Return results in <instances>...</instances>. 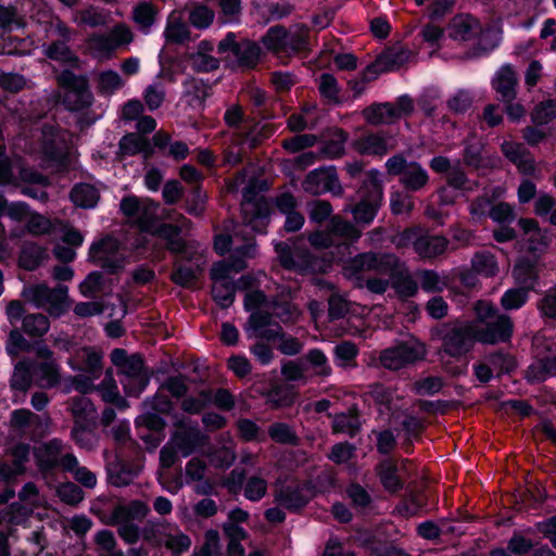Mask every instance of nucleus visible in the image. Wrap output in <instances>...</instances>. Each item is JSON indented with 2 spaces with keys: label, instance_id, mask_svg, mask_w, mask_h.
<instances>
[{
  "label": "nucleus",
  "instance_id": "nucleus-1",
  "mask_svg": "<svg viewBox=\"0 0 556 556\" xmlns=\"http://www.w3.org/2000/svg\"><path fill=\"white\" fill-rule=\"evenodd\" d=\"M342 270L344 278H365L361 276L365 271L388 275V278H414L406 263L390 252H361L348 258Z\"/></svg>",
  "mask_w": 556,
  "mask_h": 556
},
{
  "label": "nucleus",
  "instance_id": "nucleus-2",
  "mask_svg": "<svg viewBox=\"0 0 556 556\" xmlns=\"http://www.w3.org/2000/svg\"><path fill=\"white\" fill-rule=\"evenodd\" d=\"M275 252L285 269L301 276L327 274L336 263V255L332 251L314 253L306 249L293 250L285 241L275 244Z\"/></svg>",
  "mask_w": 556,
  "mask_h": 556
},
{
  "label": "nucleus",
  "instance_id": "nucleus-3",
  "mask_svg": "<svg viewBox=\"0 0 556 556\" xmlns=\"http://www.w3.org/2000/svg\"><path fill=\"white\" fill-rule=\"evenodd\" d=\"M477 323L475 332L477 341L483 344L505 343L513 336L514 325L511 318L498 312V309L488 301H478L475 304Z\"/></svg>",
  "mask_w": 556,
  "mask_h": 556
},
{
  "label": "nucleus",
  "instance_id": "nucleus-4",
  "mask_svg": "<svg viewBox=\"0 0 556 556\" xmlns=\"http://www.w3.org/2000/svg\"><path fill=\"white\" fill-rule=\"evenodd\" d=\"M432 336L441 342L440 353L453 358L469 353L477 341L475 323L466 320L443 323L433 329Z\"/></svg>",
  "mask_w": 556,
  "mask_h": 556
},
{
  "label": "nucleus",
  "instance_id": "nucleus-5",
  "mask_svg": "<svg viewBox=\"0 0 556 556\" xmlns=\"http://www.w3.org/2000/svg\"><path fill=\"white\" fill-rule=\"evenodd\" d=\"M380 172L371 168L359 186V201L353 206L352 215L356 224L369 226L376 218L383 201V184Z\"/></svg>",
  "mask_w": 556,
  "mask_h": 556
},
{
  "label": "nucleus",
  "instance_id": "nucleus-6",
  "mask_svg": "<svg viewBox=\"0 0 556 556\" xmlns=\"http://www.w3.org/2000/svg\"><path fill=\"white\" fill-rule=\"evenodd\" d=\"M111 361L119 370L121 383L125 392L128 395L138 396L150 381L141 355H128L123 349H114L111 352Z\"/></svg>",
  "mask_w": 556,
  "mask_h": 556
},
{
  "label": "nucleus",
  "instance_id": "nucleus-7",
  "mask_svg": "<svg viewBox=\"0 0 556 556\" xmlns=\"http://www.w3.org/2000/svg\"><path fill=\"white\" fill-rule=\"evenodd\" d=\"M88 261L100 267L102 271L92 270L85 278H104L103 274L118 275L125 266V257L119 251V243L112 236H105L91 243Z\"/></svg>",
  "mask_w": 556,
  "mask_h": 556
},
{
  "label": "nucleus",
  "instance_id": "nucleus-8",
  "mask_svg": "<svg viewBox=\"0 0 556 556\" xmlns=\"http://www.w3.org/2000/svg\"><path fill=\"white\" fill-rule=\"evenodd\" d=\"M22 295L36 307L46 309L52 317L62 316L71 306L68 289L63 285L54 288H49L46 283L33 285L24 288Z\"/></svg>",
  "mask_w": 556,
  "mask_h": 556
},
{
  "label": "nucleus",
  "instance_id": "nucleus-9",
  "mask_svg": "<svg viewBox=\"0 0 556 556\" xmlns=\"http://www.w3.org/2000/svg\"><path fill=\"white\" fill-rule=\"evenodd\" d=\"M103 354L92 346H81L73 351L67 359L68 366L75 371L85 372L87 376H77L73 380L77 391L86 393L92 388V381L99 379L103 371Z\"/></svg>",
  "mask_w": 556,
  "mask_h": 556
},
{
  "label": "nucleus",
  "instance_id": "nucleus-10",
  "mask_svg": "<svg viewBox=\"0 0 556 556\" xmlns=\"http://www.w3.org/2000/svg\"><path fill=\"white\" fill-rule=\"evenodd\" d=\"M38 470L43 475L53 473L56 469L71 470L77 464V457L67 450L60 439H51L40 443L34 450Z\"/></svg>",
  "mask_w": 556,
  "mask_h": 556
},
{
  "label": "nucleus",
  "instance_id": "nucleus-11",
  "mask_svg": "<svg viewBox=\"0 0 556 556\" xmlns=\"http://www.w3.org/2000/svg\"><path fill=\"white\" fill-rule=\"evenodd\" d=\"M73 68H64L58 76L59 86L65 91L64 102L71 110L89 108L93 96L85 75H76Z\"/></svg>",
  "mask_w": 556,
  "mask_h": 556
},
{
  "label": "nucleus",
  "instance_id": "nucleus-12",
  "mask_svg": "<svg viewBox=\"0 0 556 556\" xmlns=\"http://www.w3.org/2000/svg\"><path fill=\"white\" fill-rule=\"evenodd\" d=\"M167 249L175 253L180 261L176 271L168 278H199L206 265V261L201 253L191 251L187 242L179 236L166 241Z\"/></svg>",
  "mask_w": 556,
  "mask_h": 556
},
{
  "label": "nucleus",
  "instance_id": "nucleus-13",
  "mask_svg": "<svg viewBox=\"0 0 556 556\" xmlns=\"http://www.w3.org/2000/svg\"><path fill=\"white\" fill-rule=\"evenodd\" d=\"M174 427L175 430L168 441L179 451L181 457L186 458L192 455L208 441V437L201 431L194 420L189 418L177 419Z\"/></svg>",
  "mask_w": 556,
  "mask_h": 556
},
{
  "label": "nucleus",
  "instance_id": "nucleus-14",
  "mask_svg": "<svg viewBox=\"0 0 556 556\" xmlns=\"http://www.w3.org/2000/svg\"><path fill=\"white\" fill-rule=\"evenodd\" d=\"M413 53L405 47H388L364 68L365 80H376L381 74L399 71L408 63Z\"/></svg>",
  "mask_w": 556,
  "mask_h": 556
},
{
  "label": "nucleus",
  "instance_id": "nucleus-15",
  "mask_svg": "<svg viewBox=\"0 0 556 556\" xmlns=\"http://www.w3.org/2000/svg\"><path fill=\"white\" fill-rule=\"evenodd\" d=\"M547 248L544 236L540 239L531 238L527 252L529 255L516 260L513 268V278H540V274L546 268L543 254Z\"/></svg>",
  "mask_w": 556,
  "mask_h": 556
},
{
  "label": "nucleus",
  "instance_id": "nucleus-16",
  "mask_svg": "<svg viewBox=\"0 0 556 556\" xmlns=\"http://www.w3.org/2000/svg\"><path fill=\"white\" fill-rule=\"evenodd\" d=\"M424 355L425 348L421 343L408 341L384 349L380 353L379 361L383 368L399 370L421 359Z\"/></svg>",
  "mask_w": 556,
  "mask_h": 556
},
{
  "label": "nucleus",
  "instance_id": "nucleus-17",
  "mask_svg": "<svg viewBox=\"0 0 556 556\" xmlns=\"http://www.w3.org/2000/svg\"><path fill=\"white\" fill-rule=\"evenodd\" d=\"M306 193L319 195L331 192L333 195H342L343 188L339 180L336 166H321L311 170L302 182Z\"/></svg>",
  "mask_w": 556,
  "mask_h": 556
},
{
  "label": "nucleus",
  "instance_id": "nucleus-18",
  "mask_svg": "<svg viewBox=\"0 0 556 556\" xmlns=\"http://www.w3.org/2000/svg\"><path fill=\"white\" fill-rule=\"evenodd\" d=\"M251 190L247 188L243 193L247 202L252 205V211L250 213L244 212V219L255 232L265 235L270 223V217L274 214L273 203L270 198L265 195L248 198L247 194Z\"/></svg>",
  "mask_w": 556,
  "mask_h": 556
},
{
  "label": "nucleus",
  "instance_id": "nucleus-19",
  "mask_svg": "<svg viewBox=\"0 0 556 556\" xmlns=\"http://www.w3.org/2000/svg\"><path fill=\"white\" fill-rule=\"evenodd\" d=\"M464 148L462 150L463 164L475 172L490 170L496 167V155L486 154V146L481 140L463 141Z\"/></svg>",
  "mask_w": 556,
  "mask_h": 556
},
{
  "label": "nucleus",
  "instance_id": "nucleus-20",
  "mask_svg": "<svg viewBox=\"0 0 556 556\" xmlns=\"http://www.w3.org/2000/svg\"><path fill=\"white\" fill-rule=\"evenodd\" d=\"M274 497L280 507L298 511L312 500L313 491L305 484H285L276 488Z\"/></svg>",
  "mask_w": 556,
  "mask_h": 556
},
{
  "label": "nucleus",
  "instance_id": "nucleus-21",
  "mask_svg": "<svg viewBox=\"0 0 556 556\" xmlns=\"http://www.w3.org/2000/svg\"><path fill=\"white\" fill-rule=\"evenodd\" d=\"M244 330L249 338H260L267 341L277 340L281 336V326L274 320L273 315L257 309L249 316Z\"/></svg>",
  "mask_w": 556,
  "mask_h": 556
},
{
  "label": "nucleus",
  "instance_id": "nucleus-22",
  "mask_svg": "<svg viewBox=\"0 0 556 556\" xmlns=\"http://www.w3.org/2000/svg\"><path fill=\"white\" fill-rule=\"evenodd\" d=\"M503 155L513 163L518 172L525 176H534L536 170L535 160L531 151L522 143L504 140L501 144Z\"/></svg>",
  "mask_w": 556,
  "mask_h": 556
},
{
  "label": "nucleus",
  "instance_id": "nucleus-23",
  "mask_svg": "<svg viewBox=\"0 0 556 556\" xmlns=\"http://www.w3.org/2000/svg\"><path fill=\"white\" fill-rule=\"evenodd\" d=\"M49 250L36 242L25 241L18 254V267L34 271L41 266H45L50 261Z\"/></svg>",
  "mask_w": 556,
  "mask_h": 556
},
{
  "label": "nucleus",
  "instance_id": "nucleus-24",
  "mask_svg": "<svg viewBox=\"0 0 556 556\" xmlns=\"http://www.w3.org/2000/svg\"><path fill=\"white\" fill-rule=\"evenodd\" d=\"M353 148L361 155L382 157L389 151L387 137L382 131L369 132L355 139Z\"/></svg>",
  "mask_w": 556,
  "mask_h": 556
},
{
  "label": "nucleus",
  "instance_id": "nucleus-25",
  "mask_svg": "<svg viewBox=\"0 0 556 556\" xmlns=\"http://www.w3.org/2000/svg\"><path fill=\"white\" fill-rule=\"evenodd\" d=\"M213 280L211 293L214 301L223 308L229 307L235 300V292L248 290L251 287V280Z\"/></svg>",
  "mask_w": 556,
  "mask_h": 556
},
{
  "label": "nucleus",
  "instance_id": "nucleus-26",
  "mask_svg": "<svg viewBox=\"0 0 556 556\" xmlns=\"http://www.w3.org/2000/svg\"><path fill=\"white\" fill-rule=\"evenodd\" d=\"M106 471L110 483L114 486L122 488L132 482L139 473V468L114 456L113 459H108Z\"/></svg>",
  "mask_w": 556,
  "mask_h": 556
},
{
  "label": "nucleus",
  "instance_id": "nucleus-27",
  "mask_svg": "<svg viewBox=\"0 0 556 556\" xmlns=\"http://www.w3.org/2000/svg\"><path fill=\"white\" fill-rule=\"evenodd\" d=\"M184 96L188 104L194 110H203L205 101L211 96V85L203 78L188 77L184 83Z\"/></svg>",
  "mask_w": 556,
  "mask_h": 556
},
{
  "label": "nucleus",
  "instance_id": "nucleus-28",
  "mask_svg": "<svg viewBox=\"0 0 556 556\" xmlns=\"http://www.w3.org/2000/svg\"><path fill=\"white\" fill-rule=\"evenodd\" d=\"M43 53L51 61L66 65L73 70L80 67L79 56L70 48L67 42L63 40H52L45 46Z\"/></svg>",
  "mask_w": 556,
  "mask_h": 556
},
{
  "label": "nucleus",
  "instance_id": "nucleus-29",
  "mask_svg": "<svg viewBox=\"0 0 556 556\" xmlns=\"http://www.w3.org/2000/svg\"><path fill=\"white\" fill-rule=\"evenodd\" d=\"M517 77L510 64L503 65L492 80L493 89L503 101H513L516 98Z\"/></svg>",
  "mask_w": 556,
  "mask_h": 556
},
{
  "label": "nucleus",
  "instance_id": "nucleus-30",
  "mask_svg": "<svg viewBox=\"0 0 556 556\" xmlns=\"http://www.w3.org/2000/svg\"><path fill=\"white\" fill-rule=\"evenodd\" d=\"M447 247L448 240L445 237L438 235L432 236L424 231L417 242L415 253L422 260H432L442 255Z\"/></svg>",
  "mask_w": 556,
  "mask_h": 556
},
{
  "label": "nucleus",
  "instance_id": "nucleus-31",
  "mask_svg": "<svg viewBox=\"0 0 556 556\" xmlns=\"http://www.w3.org/2000/svg\"><path fill=\"white\" fill-rule=\"evenodd\" d=\"M70 200L77 207L94 208L100 200V192L91 184L77 182L70 191Z\"/></svg>",
  "mask_w": 556,
  "mask_h": 556
},
{
  "label": "nucleus",
  "instance_id": "nucleus-32",
  "mask_svg": "<svg viewBox=\"0 0 556 556\" xmlns=\"http://www.w3.org/2000/svg\"><path fill=\"white\" fill-rule=\"evenodd\" d=\"M399 181L407 192H418L428 185L429 175L418 162L412 161Z\"/></svg>",
  "mask_w": 556,
  "mask_h": 556
},
{
  "label": "nucleus",
  "instance_id": "nucleus-33",
  "mask_svg": "<svg viewBox=\"0 0 556 556\" xmlns=\"http://www.w3.org/2000/svg\"><path fill=\"white\" fill-rule=\"evenodd\" d=\"M263 54V50L256 41L244 39L240 41L235 58L240 67L253 70L257 66Z\"/></svg>",
  "mask_w": 556,
  "mask_h": 556
},
{
  "label": "nucleus",
  "instance_id": "nucleus-34",
  "mask_svg": "<svg viewBox=\"0 0 556 556\" xmlns=\"http://www.w3.org/2000/svg\"><path fill=\"white\" fill-rule=\"evenodd\" d=\"M556 377V357L546 356L533 362L526 371V379L531 383H540Z\"/></svg>",
  "mask_w": 556,
  "mask_h": 556
},
{
  "label": "nucleus",
  "instance_id": "nucleus-35",
  "mask_svg": "<svg viewBox=\"0 0 556 556\" xmlns=\"http://www.w3.org/2000/svg\"><path fill=\"white\" fill-rule=\"evenodd\" d=\"M149 506L139 500L131 501L126 505H117L114 507L111 518L112 521H141L149 514Z\"/></svg>",
  "mask_w": 556,
  "mask_h": 556
},
{
  "label": "nucleus",
  "instance_id": "nucleus-36",
  "mask_svg": "<svg viewBox=\"0 0 556 556\" xmlns=\"http://www.w3.org/2000/svg\"><path fill=\"white\" fill-rule=\"evenodd\" d=\"M33 371L41 388H54L61 382L60 366L55 361L35 364Z\"/></svg>",
  "mask_w": 556,
  "mask_h": 556
},
{
  "label": "nucleus",
  "instance_id": "nucleus-37",
  "mask_svg": "<svg viewBox=\"0 0 556 556\" xmlns=\"http://www.w3.org/2000/svg\"><path fill=\"white\" fill-rule=\"evenodd\" d=\"M71 413L75 419V425H84L97 417V410L92 402L83 395L74 396L68 401Z\"/></svg>",
  "mask_w": 556,
  "mask_h": 556
},
{
  "label": "nucleus",
  "instance_id": "nucleus-38",
  "mask_svg": "<svg viewBox=\"0 0 556 556\" xmlns=\"http://www.w3.org/2000/svg\"><path fill=\"white\" fill-rule=\"evenodd\" d=\"M361 420L355 409L348 413L337 414L332 420L333 433H345L349 437H355L361 430Z\"/></svg>",
  "mask_w": 556,
  "mask_h": 556
},
{
  "label": "nucleus",
  "instance_id": "nucleus-39",
  "mask_svg": "<svg viewBox=\"0 0 556 556\" xmlns=\"http://www.w3.org/2000/svg\"><path fill=\"white\" fill-rule=\"evenodd\" d=\"M288 29L283 25L270 26L262 36L261 42L275 54L286 53Z\"/></svg>",
  "mask_w": 556,
  "mask_h": 556
},
{
  "label": "nucleus",
  "instance_id": "nucleus-40",
  "mask_svg": "<svg viewBox=\"0 0 556 556\" xmlns=\"http://www.w3.org/2000/svg\"><path fill=\"white\" fill-rule=\"evenodd\" d=\"M500 36L493 30L482 31L476 43L468 50L467 54L470 58H484L488 56L500 46Z\"/></svg>",
  "mask_w": 556,
  "mask_h": 556
},
{
  "label": "nucleus",
  "instance_id": "nucleus-41",
  "mask_svg": "<svg viewBox=\"0 0 556 556\" xmlns=\"http://www.w3.org/2000/svg\"><path fill=\"white\" fill-rule=\"evenodd\" d=\"M290 294V291L286 288H282L280 293L275 295L267 296L263 291L261 290H252L248 291L244 296V307L248 311L256 309L261 307L262 305L270 304V306L275 307L278 305L279 299L283 300Z\"/></svg>",
  "mask_w": 556,
  "mask_h": 556
},
{
  "label": "nucleus",
  "instance_id": "nucleus-42",
  "mask_svg": "<svg viewBox=\"0 0 556 556\" xmlns=\"http://www.w3.org/2000/svg\"><path fill=\"white\" fill-rule=\"evenodd\" d=\"M147 137L137 132H127L118 141V150L116 152V161L122 162L127 156H135L140 153L141 146Z\"/></svg>",
  "mask_w": 556,
  "mask_h": 556
},
{
  "label": "nucleus",
  "instance_id": "nucleus-43",
  "mask_svg": "<svg viewBox=\"0 0 556 556\" xmlns=\"http://www.w3.org/2000/svg\"><path fill=\"white\" fill-rule=\"evenodd\" d=\"M349 135L342 128H336L331 138L324 142L320 153L328 159H338L345 153Z\"/></svg>",
  "mask_w": 556,
  "mask_h": 556
},
{
  "label": "nucleus",
  "instance_id": "nucleus-44",
  "mask_svg": "<svg viewBox=\"0 0 556 556\" xmlns=\"http://www.w3.org/2000/svg\"><path fill=\"white\" fill-rule=\"evenodd\" d=\"M471 268L478 275L486 278L496 276L498 267L495 256L489 251H478L471 258Z\"/></svg>",
  "mask_w": 556,
  "mask_h": 556
},
{
  "label": "nucleus",
  "instance_id": "nucleus-45",
  "mask_svg": "<svg viewBox=\"0 0 556 556\" xmlns=\"http://www.w3.org/2000/svg\"><path fill=\"white\" fill-rule=\"evenodd\" d=\"M22 328L30 337H42L50 328L49 318L41 314H28L23 318Z\"/></svg>",
  "mask_w": 556,
  "mask_h": 556
},
{
  "label": "nucleus",
  "instance_id": "nucleus-46",
  "mask_svg": "<svg viewBox=\"0 0 556 556\" xmlns=\"http://www.w3.org/2000/svg\"><path fill=\"white\" fill-rule=\"evenodd\" d=\"M33 364L28 362H20L15 365L11 377V387L18 391H26L33 382Z\"/></svg>",
  "mask_w": 556,
  "mask_h": 556
},
{
  "label": "nucleus",
  "instance_id": "nucleus-47",
  "mask_svg": "<svg viewBox=\"0 0 556 556\" xmlns=\"http://www.w3.org/2000/svg\"><path fill=\"white\" fill-rule=\"evenodd\" d=\"M269 438L279 444L298 445L299 437L294 429L285 422H274L268 427Z\"/></svg>",
  "mask_w": 556,
  "mask_h": 556
},
{
  "label": "nucleus",
  "instance_id": "nucleus-48",
  "mask_svg": "<svg viewBox=\"0 0 556 556\" xmlns=\"http://www.w3.org/2000/svg\"><path fill=\"white\" fill-rule=\"evenodd\" d=\"M424 231L425 230L420 226L406 227L402 231L395 233L391 238V242L397 250L412 247L415 251L417 242L419 241Z\"/></svg>",
  "mask_w": 556,
  "mask_h": 556
},
{
  "label": "nucleus",
  "instance_id": "nucleus-49",
  "mask_svg": "<svg viewBox=\"0 0 556 556\" xmlns=\"http://www.w3.org/2000/svg\"><path fill=\"white\" fill-rule=\"evenodd\" d=\"M397 468L391 460L382 462L378 467V476L386 490L396 492L402 488V482L396 475Z\"/></svg>",
  "mask_w": 556,
  "mask_h": 556
},
{
  "label": "nucleus",
  "instance_id": "nucleus-50",
  "mask_svg": "<svg viewBox=\"0 0 556 556\" xmlns=\"http://www.w3.org/2000/svg\"><path fill=\"white\" fill-rule=\"evenodd\" d=\"M318 91L321 98L326 99L330 103L339 104V93L341 88L338 84L337 78L330 73H323L319 77Z\"/></svg>",
  "mask_w": 556,
  "mask_h": 556
},
{
  "label": "nucleus",
  "instance_id": "nucleus-51",
  "mask_svg": "<svg viewBox=\"0 0 556 556\" xmlns=\"http://www.w3.org/2000/svg\"><path fill=\"white\" fill-rule=\"evenodd\" d=\"M556 118V100L549 99L536 104L531 113L535 126H545Z\"/></svg>",
  "mask_w": 556,
  "mask_h": 556
},
{
  "label": "nucleus",
  "instance_id": "nucleus-52",
  "mask_svg": "<svg viewBox=\"0 0 556 556\" xmlns=\"http://www.w3.org/2000/svg\"><path fill=\"white\" fill-rule=\"evenodd\" d=\"M485 359L493 370L497 371V375L509 374L517 367L516 358L510 353L503 351L490 353Z\"/></svg>",
  "mask_w": 556,
  "mask_h": 556
},
{
  "label": "nucleus",
  "instance_id": "nucleus-53",
  "mask_svg": "<svg viewBox=\"0 0 556 556\" xmlns=\"http://www.w3.org/2000/svg\"><path fill=\"white\" fill-rule=\"evenodd\" d=\"M42 154L49 163L66 168L68 164V154L63 147L58 144L54 140H48L42 146Z\"/></svg>",
  "mask_w": 556,
  "mask_h": 556
},
{
  "label": "nucleus",
  "instance_id": "nucleus-54",
  "mask_svg": "<svg viewBox=\"0 0 556 556\" xmlns=\"http://www.w3.org/2000/svg\"><path fill=\"white\" fill-rule=\"evenodd\" d=\"M163 545L174 554L186 552L191 546V539L182 533L177 527L172 526Z\"/></svg>",
  "mask_w": 556,
  "mask_h": 556
},
{
  "label": "nucleus",
  "instance_id": "nucleus-55",
  "mask_svg": "<svg viewBox=\"0 0 556 556\" xmlns=\"http://www.w3.org/2000/svg\"><path fill=\"white\" fill-rule=\"evenodd\" d=\"M267 481L265 478L255 475L245 480L243 486L244 497L251 502L261 501L267 493Z\"/></svg>",
  "mask_w": 556,
  "mask_h": 556
},
{
  "label": "nucleus",
  "instance_id": "nucleus-56",
  "mask_svg": "<svg viewBox=\"0 0 556 556\" xmlns=\"http://www.w3.org/2000/svg\"><path fill=\"white\" fill-rule=\"evenodd\" d=\"M530 288L519 287L507 290L502 299L501 305L506 311L518 309L523 306L529 298Z\"/></svg>",
  "mask_w": 556,
  "mask_h": 556
},
{
  "label": "nucleus",
  "instance_id": "nucleus-57",
  "mask_svg": "<svg viewBox=\"0 0 556 556\" xmlns=\"http://www.w3.org/2000/svg\"><path fill=\"white\" fill-rule=\"evenodd\" d=\"M212 391L201 390L195 396H187L181 401V409L185 413L200 414L210 403H212Z\"/></svg>",
  "mask_w": 556,
  "mask_h": 556
},
{
  "label": "nucleus",
  "instance_id": "nucleus-58",
  "mask_svg": "<svg viewBox=\"0 0 556 556\" xmlns=\"http://www.w3.org/2000/svg\"><path fill=\"white\" fill-rule=\"evenodd\" d=\"M207 195L203 192L201 186L192 188L189 197L186 200V212L193 217H202L205 213V203Z\"/></svg>",
  "mask_w": 556,
  "mask_h": 556
},
{
  "label": "nucleus",
  "instance_id": "nucleus-59",
  "mask_svg": "<svg viewBox=\"0 0 556 556\" xmlns=\"http://www.w3.org/2000/svg\"><path fill=\"white\" fill-rule=\"evenodd\" d=\"M170 528L172 525L165 521H149L143 528L142 535L147 542L153 543L155 545H163V540H165L167 536Z\"/></svg>",
  "mask_w": 556,
  "mask_h": 556
},
{
  "label": "nucleus",
  "instance_id": "nucleus-60",
  "mask_svg": "<svg viewBox=\"0 0 556 556\" xmlns=\"http://www.w3.org/2000/svg\"><path fill=\"white\" fill-rule=\"evenodd\" d=\"M333 354L339 366H355L354 359L358 354V348L352 341H343L334 346Z\"/></svg>",
  "mask_w": 556,
  "mask_h": 556
},
{
  "label": "nucleus",
  "instance_id": "nucleus-61",
  "mask_svg": "<svg viewBox=\"0 0 556 556\" xmlns=\"http://www.w3.org/2000/svg\"><path fill=\"white\" fill-rule=\"evenodd\" d=\"M306 361L314 369V374L319 377H329L332 372L326 354L319 349L309 350L305 356Z\"/></svg>",
  "mask_w": 556,
  "mask_h": 556
},
{
  "label": "nucleus",
  "instance_id": "nucleus-62",
  "mask_svg": "<svg viewBox=\"0 0 556 556\" xmlns=\"http://www.w3.org/2000/svg\"><path fill=\"white\" fill-rule=\"evenodd\" d=\"M156 14V8L150 2H140L132 10L135 23L144 28H149L154 24Z\"/></svg>",
  "mask_w": 556,
  "mask_h": 556
},
{
  "label": "nucleus",
  "instance_id": "nucleus-63",
  "mask_svg": "<svg viewBox=\"0 0 556 556\" xmlns=\"http://www.w3.org/2000/svg\"><path fill=\"white\" fill-rule=\"evenodd\" d=\"M317 141V136L313 134H298L289 139H285L282 148L290 153H298L302 150L313 147Z\"/></svg>",
  "mask_w": 556,
  "mask_h": 556
},
{
  "label": "nucleus",
  "instance_id": "nucleus-64",
  "mask_svg": "<svg viewBox=\"0 0 556 556\" xmlns=\"http://www.w3.org/2000/svg\"><path fill=\"white\" fill-rule=\"evenodd\" d=\"M273 210H277L281 215L292 213L298 210L299 201L291 191H283L276 197L270 198Z\"/></svg>",
  "mask_w": 556,
  "mask_h": 556
}]
</instances>
